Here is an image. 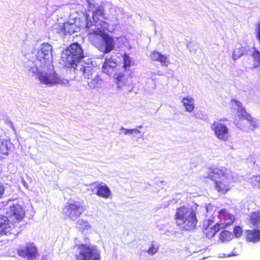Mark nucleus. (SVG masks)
<instances>
[{"label": "nucleus", "mask_w": 260, "mask_h": 260, "mask_svg": "<svg viewBox=\"0 0 260 260\" xmlns=\"http://www.w3.org/2000/svg\"><path fill=\"white\" fill-rule=\"evenodd\" d=\"M249 183L253 188L260 189V174L255 175L251 177Z\"/></svg>", "instance_id": "28"}, {"label": "nucleus", "mask_w": 260, "mask_h": 260, "mask_svg": "<svg viewBox=\"0 0 260 260\" xmlns=\"http://www.w3.org/2000/svg\"><path fill=\"white\" fill-rule=\"evenodd\" d=\"M228 177V169L221 166H212L207 171V177L214 181L221 179H226Z\"/></svg>", "instance_id": "10"}, {"label": "nucleus", "mask_w": 260, "mask_h": 260, "mask_svg": "<svg viewBox=\"0 0 260 260\" xmlns=\"http://www.w3.org/2000/svg\"><path fill=\"white\" fill-rule=\"evenodd\" d=\"M211 128L218 139L223 141H226L228 140L229 129L225 124L218 121H214Z\"/></svg>", "instance_id": "11"}, {"label": "nucleus", "mask_w": 260, "mask_h": 260, "mask_svg": "<svg viewBox=\"0 0 260 260\" xmlns=\"http://www.w3.org/2000/svg\"><path fill=\"white\" fill-rule=\"evenodd\" d=\"M254 49L251 55L254 59V61L257 62V64H254L253 68H256L258 66H260V52L255 48H254Z\"/></svg>", "instance_id": "32"}, {"label": "nucleus", "mask_w": 260, "mask_h": 260, "mask_svg": "<svg viewBox=\"0 0 260 260\" xmlns=\"http://www.w3.org/2000/svg\"><path fill=\"white\" fill-rule=\"evenodd\" d=\"M182 103L183 104L186 110L188 112H192L194 109L193 100L190 96L183 98L182 100Z\"/></svg>", "instance_id": "26"}, {"label": "nucleus", "mask_w": 260, "mask_h": 260, "mask_svg": "<svg viewBox=\"0 0 260 260\" xmlns=\"http://www.w3.org/2000/svg\"><path fill=\"white\" fill-rule=\"evenodd\" d=\"M96 194L100 197L107 199L110 196L111 191L109 188L106 185H99L98 186Z\"/></svg>", "instance_id": "23"}, {"label": "nucleus", "mask_w": 260, "mask_h": 260, "mask_svg": "<svg viewBox=\"0 0 260 260\" xmlns=\"http://www.w3.org/2000/svg\"><path fill=\"white\" fill-rule=\"evenodd\" d=\"M84 57V54L81 46L76 42L67 47L65 54L61 57V61L64 67L76 69Z\"/></svg>", "instance_id": "3"}, {"label": "nucleus", "mask_w": 260, "mask_h": 260, "mask_svg": "<svg viewBox=\"0 0 260 260\" xmlns=\"http://www.w3.org/2000/svg\"><path fill=\"white\" fill-rule=\"evenodd\" d=\"M220 229V224L216 223L213 226L208 225L204 230V234L209 239L212 238Z\"/></svg>", "instance_id": "22"}, {"label": "nucleus", "mask_w": 260, "mask_h": 260, "mask_svg": "<svg viewBox=\"0 0 260 260\" xmlns=\"http://www.w3.org/2000/svg\"><path fill=\"white\" fill-rule=\"evenodd\" d=\"M91 26V24L88 25V23L86 24V27H89Z\"/></svg>", "instance_id": "40"}, {"label": "nucleus", "mask_w": 260, "mask_h": 260, "mask_svg": "<svg viewBox=\"0 0 260 260\" xmlns=\"http://www.w3.org/2000/svg\"><path fill=\"white\" fill-rule=\"evenodd\" d=\"M88 4V10L90 11V10L92 9L95 7V6L93 4H92L90 1H87Z\"/></svg>", "instance_id": "38"}, {"label": "nucleus", "mask_w": 260, "mask_h": 260, "mask_svg": "<svg viewBox=\"0 0 260 260\" xmlns=\"http://www.w3.org/2000/svg\"><path fill=\"white\" fill-rule=\"evenodd\" d=\"M88 86L91 88L100 87L103 82V80L98 75L95 74L93 77L88 81H86Z\"/></svg>", "instance_id": "25"}, {"label": "nucleus", "mask_w": 260, "mask_h": 260, "mask_svg": "<svg viewBox=\"0 0 260 260\" xmlns=\"http://www.w3.org/2000/svg\"><path fill=\"white\" fill-rule=\"evenodd\" d=\"M219 238L222 242H229L233 239V235L231 232L224 230L220 232Z\"/></svg>", "instance_id": "27"}, {"label": "nucleus", "mask_w": 260, "mask_h": 260, "mask_svg": "<svg viewBox=\"0 0 260 260\" xmlns=\"http://www.w3.org/2000/svg\"><path fill=\"white\" fill-rule=\"evenodd\" d=\"M231 104H234L238 107L237 115L239 120L242 122L245 120L249 123V128H256L257 123L255 119L251 116L245 110V108L242 107V104L240 102L235 99H232L231 101Z\"/></svg>", "instance_id": "9"}, {"label": "nucleus", "mask_w": 260, "mask_h": 260, "mask_svg": "<svg viewBox=\"0 0 260 260\" xmlns=\"http://www.w3.org/2000/svg\"><path fill=\"white\" fill-rule=\"evenodd\" d=\"M75 25L73 23H70L68 22L63 23L59 25L58 28V32L63 35L72 34L75 32Z\"/></svg>", "instance_id": "20"}, {"label": "nucleus", "mask_w": 260, "mask_h": 260, "mask_svg": "<svg viewBox=\"0 0 260 260\" xmlns=\"http://www.w3.org/2000/svg\"><path fill=\"white\" fill-rule=\"evenodd\" d=\"M245 239L247 242L256 243L260 241L259 230H247L245 231Z\"/></svg>", "instance_id": "19"}, {"label": "nucleus", "mask_w": 260, "mask_h": 260, "mask_svg": "<svg viewBox=\"0 0 260 260\" xmlns=\"http://www.w3.org/2000/svg\"><path fill=\"white\" fill-rule=\"evenodd\" d=\"M150 58L153 61L159 62L161 66L163 67H167L170 63V61L167 56L158 51H152L150 53Z\"/></svg>", "instance_id": "16"}, {"label": "nucleus", "mask_w": 260, "mask_h": 260, "mask_svg": "<svg viewBox=\"0 0 260 260\" xmlns=\"http://www.w3.org/2000/svg\"><path fill=\"white\" fill-rule=\"evenodd\" d=\"M92 44L101 51L107 54L114 50L116 45L114 38L100 29L90 34Z\"/></svg>", "instance_id": "2"}, {"label": "nucleus", "mask_w": 260, "mask_h": 260, "mask_svg": "<svg viewBox=\"0 0 260 260\" xmlns=\"http://www.w3.org/2000/svg\"><path fill=\"white\" fill-rule=\"evenodd\" d=\"M78 252L75 254V260H101V252L95 246L79 244L76 246Z\"/></svg>", "instance_id": "4"}, {"label": "nucleus", "mask_w": 260, "mask_h": 260, "mask_svg": "<svg viewBox=\"0 0 260 260\" xmlns=\"http://www.w3.org/2000/svg\"><path fill=\"white\" fill-rule=\"evenodd\" d=\"M248 221L251 226L257 228L260 224V210L251 212L248 216Z\"/></svg>", "instance_id": "21"}, {"label": "nucleus", "mask_w": 260, "mask_h": 260, "mask_svg": "<svg viewBox=\"0 0 260 260\" xmlns=\"http://www.w3.org/2000/svg\"><path fill=\"white\" fill-rule=\"evenodd\" d=\"M8 154V150L6 144L0 141V159H2L4 156Z\"/></svg>", "instance_id": "33"}, {"label": "nucleus", "mask_w": 260, "mask_h": 260, "mask_svg": "<svg viewBox=\"0 0 260 260\" xmlns=\"http://www.w3.org/2000/svg\"><path fill=\"white\" fill-rule=\"evenodd\" d=\"M18 255L27 260H35L40 255L37 247L34 243H28L17 250Z\"/></svg>", "instance_id": "8"}, {"label": "nucleus", "mask_w": 260, "mask_h": 260, "mask_svg": "<svg viewBox=\"0 0 260 260\" xmlns=\"http://www.w3.org/2000/svg\"><path fill=\"white\" fill-rule=\"evenodd\" d=\"M117 62L112 57L106 58L102 66L103 72L109 76L114 77L116 83L119 86L125 83L124 75L118 71Z\"/></svg>", "instance_id": "5"}, {"label": "nucleus", "mask_w": 260, "mask_h": 260, "mask_svg": "<svg viewBox=\"0 0 260 260\" xmlns=\"http://www.w3.org/2000/svg\"><path fill=\"white\" fill-rule=\"evenodd\" d=\"M10 231L9 219L4 215H0V238L9 233Z\"/></svg>", "instance_id": "18"}, {"label": "nucleus", "mask_w": 260, "mask_h": 260, "mask_svg": "<svg viewBox=\"0 0 260 260\" xmlns=\"http://www.w3.org/2000/svg\"><path fill=\"white\" fill-rule=\"evenodd\" d=\"M233 232V235H234L236 238H239L242 235L243 230L240 226L236 225L234 228Z\"/></svg>", "instance_id": "34"}, {"label": "nucleus", "mask_w": 260, "mask_h": 260, "mask_svg": "<svg viewBox=\"0 0 260 260\" xmlns=\"http://www.w3.org/2000/svg\"><path fill=\"white\" fill-rule=\"evenodd\" d=\"M11 217L16 221H21L24 217L25 212L23 209L19 205H13L11 207Z\"/></svg>", "instance_id": "17"}, {"label": "nucleus", "mask_w": 260, "mask_h": 260, "mask_svg": "<svg viewBox=\"0 0 260 260\" xmlns=\"http://www.w3.org/2000/svg\"><path fill=\"white\" fill-rule=\"evenodd\" d=\"M197 207L183 205L176 208L174 220L182 231H190L196 229L198 223Z\"/></svg>", "instance_id": "1"}, {"label": "nucleus", "mask_w": 260, "mask_h": 260, "mask_svg": "<svg viewBox=\"0 0 260 260\" xmlns=\"http://www.w3.org/2000/svg\"><path fill=\"white\" fill-rule=\"evenodd\" d=\"M218 217L220 219L222 228H226L234 223L236 219L235 216L230 213L225 209H222L218 212Z\"/></svg>", "instance_id": "13"}, {"label": "nucleus", "mask_w": 260, "mask_h": 260, "mask_svg": "<svg viewBox=\"0 0 260 260\" xmlns=\"http://www.w3.org/2000/svg\"><path fill=\"white\" fill-rule=\"evenodd\" d=\"M38 59L43 64H47L51 62L52 46L48 43H43L38 52Z\"/></svg>", "instance_id": "12"}, {"label": "nucleus", "mask_w": 260, "mask_h": 260, "mask_svg": "<svg viewBox=\"0 0 260 260\" xmlns=\"http://www.w3.org/2000/svg\"><path fill=\"white\" fill-rule=\"evenodd\" d=\"M214 182L215 189L220 193L225 194L231 189L228 177L226 179H221Z\"/></svg>", "instance_id": "15"}, {"label": "nucleus", "mask_w": 260, "mask_h": 260, "mask_svg": "<svg viewBox=\"0 0 260 260\" xmlns=\"http://www.w3.org/2000/svg\"><path fill=\"white\" fill-rule=\"evenodd\" d=\"M245 51L242 47L235 48L232 54L233 58L236 60L244 54Z\"/></svg>", "instance_id": "31"}, {"label": "nucleus", "mask_w": 260, "mask_h": 260, "mask_svg": "<svg viewBox=\"0 0 260 260\" xmlns=\"http://www.w3.org/2000/svg\"><path fill=\"white\" fill-rule=\"evenodd\" d=\"M78 225V228L79 231L83 232L86 230H88L90 228V225L87 221L83 220H78L77 222Z\"/></svg>", "instance_id": "29"}, {"label": "nucleus", "mask_w": 260, "mask_h": 260, "mask_svg": "<svg viewBox=\"0 0 260 260\" xmlns=\"http://www.w3.org/2000/svg\"><path fill=\"white\" fill-rule=\"evenodd\" d=\"M157 251V248L154 245H151L147 250V252L150 255H153Z\"/></svg>", "instance_id": "35"}, {"label": "nucleus", "mask_w": 260, "mask_h": 260, "mask_svg": "<svg viewBox=\"0 0 260 260\" xmlns=\"http://www.w3.org/2000/svg\"><path fill=\"white\" fill-rule=\"evenodd\" d=\"M123 64L122 67L124 68V70L126 71L127 68L132 66L133 61L132 58L126 53H124L123 55Z\"/></svg>", "instance_id": "30"}, {"label": "nucleus", "mask_w": 260, "mask_h": 260, "mask_svg": "<svg viewBox=\"0 0 260 260\" xmlns=\"http://www.w3.org/2000/svg\"><path fill=\"white\" fill-rule=\"evenodd\" d=\"M82 72L83 78L88 81L92 78L94 74L93 68L91 65L87 64L86 66H83L81 69Z\"/></svg>", "instance_id": "24"}, {"label": "nucleus", "mask_w": 260, "mask_h": 260, "mask_svg": "<svg viewBox=\"0 0 260 260\" xmlns=\"http://www.w3.org/2000/svg\"><path fill=\"white\" fill-rule=\"evenodd\" d=\"M85 209L80 203L74 201L72 203H68L63 207L62 213L65 219H70L75 220L83 213Z\"/></svg>", "instance_id": "6"}, {"label": "nucleus", "mask_w": 260, "mask_h": 260, "mask_svg": "<svg viewBox=\"0 0 260 260\" xmlns=\"http://www.w3.org/2000/svg\"><path fill=\"white\" fill-rule=\"evenodd\" d=\"M37 76L40 82L46 85H56L64 83L63 80L54 71H52L49 73L39 72Z\"/></svg>", "instance_id": "7"}, {"label": "nucleus", "mask_w": 260, "mask_h": 260, "mask_svg": "<svg viewBox=\"0 0 260 260\" xmlns=\"http://www.w3.org/2000/svg\"><path fill=\"white\" fill-rule=\"evenodd\" d=\"M104 10L102 7L100 6L93 12L92 18L94 22L98 23L102 27H106L108 24L104 20L105 19Z\"/></svg>", "instance_id": "14"}, {"label": "nucleus", "mask_w": 260, "mask_h": 260, "mask_svg": "<svg viewBox=\"0 0 260 260\" xmlns=\"http://www.w3.org/2000/svg\"><path fill=\"white\" fill-rule=\"evenodd\" d=\"M140 131L137 129H125V131L124 132V134H140Z\"/></svg>", "instance_id": "36"}, {"label": "nucleus", "mask_w": 260, "mask_h": 260, "mask_svg": "<svg viewBox=\"0 0 260 260\" xmlns=\"http://www.w3.org/2000/svg\"><path fill=\"white\" fill-rule=\"evenodd\" d=\"M259 67V71H258L257 74H258V77L260 78V66Z\"/></svg>", "instance_id": "39"}, {"label": "nucleus", "mask_w": 260, "mask_h": 260, "mask_svg": "<svg viewBox=\"0 0 260 260\" xmlns=\"http://www.w3.org/2000/svg\"><path fill=\"white\" fill-rule=\"evenodd\" d=\"M5 187L3 184L0 183V199H1L4 193Z\"/></svg>", "instance_id": "37"}]
</instances>
